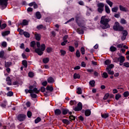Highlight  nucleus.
Wrapping results in <instances>:
<instances>
[{"instance_id": "4", "label": "nucleus", "mask_w": 129, "mask_h": 129, "mask_svg": "<svg viewBox=\"0 0 129 129\" xmlns=\"http://www.w3.org/2000/svg\"><path fill=\"white\" fill-rule=\"evenodd\" d=\"M45 50V45L44 44H41V49L37 48L35 49V51L38 55L40 56L42 55L43 54V51Z\"/></svg>"}, {"instance_id": "32", "label": "nucleus", "mask_w": 129, "mask_h": 129, "mask_svg": "<svg viewBox=\"0 0 129 129\" xmlns=\"http://www.w3.org/2000/svg\"><path fill=\"white\" fill-rule=\"evenodd\" d=\"M49 61V58L48 57H45L44 59H43V62L44 63H47Z\"/></svg>"}, {"instance_id": "9", "label": "nucleus", "mask_w": 129, "mask_h": 129, "mask_svg": "<svg viewBox=\"0 0 129 129\" xmlns=\"http://www.w3.org/2000/svg\"><path fill=\"white\" fill-rule=\"evenodd\" d=\"M0 5L2 7L7 8V6H8V0H0Z\"/></svg>"}, {"instance_id": "36", "label": "nucleus", "mask_w": 129, "mask_h": 129, "mask_svg": "<svg viewBox=\"0 0 129 129\" xmlns=\"http://www.w3.org/2000/svg\"><path fill=\"white\" fill-rule=\"evenodd\" d=\"M120 23L122 24H127V21L125 19H122L120 20Z\"/></svg>"}, {"instance_id": "8", "label": "nucleus", "mask_w": 129, "mask_h": 129, "mask_svg": "<svg viewBox=\"0 0 129 129\" xmlns=\"http://www.w3.org/2000/svg\"><path fill=\"white\" fill-rule=\"evenodd\" d=\"M83 109V105H82L81 103H79L77 107H76L74 108V111H79Z\"/></svg>"}, {"instance_id": "22", "label": "nucleus", "mask_w": 129, "mask_h": 129, "mask_svg": "<svg viewBox=\"0 0 129 129\" xmlns=\"http://www.w3.org/2000/svg\"><path fill=\"white\" fill-rule=\"evenodd\" d=\"M85 116H89L91 115V111H90V110H88H88H85Z\"/></svg>"}, {"instance_id": "5", "label": "nucleus", "mask_w": 129, "mask_h": 129, "mask_svg": "<svg viewBox=\"0 0 129 129\" xmlns=\"http://www.w3.org/2000/svg\"><path fill=\"white\" fill-rule=\"evenodd\" d=\"M104 3H100L97 5L98 8L97 11L99 14H102V12L104 11Z\"/></svg>"}, {"instance_id": "10", "label": "nucleus", "mask_w": 129, "mask_h": 129, "mask_svg": "<svg viewBox=\"0 0 129 129\" xmlns=\"http://www.w3.org/2000/svg\"><path fill=\"white\" fill-rule=\"evenodd\" d=\"M26 118L25 114H19L18 116V119L21 121H23Z\"/></svg>"}, {"instance_id": "3", "label": "nucleus", "mask_w": 129, "mask_h": 129, "mask_svg": "<svg viewBox=\"0 0 129 129\" xmlns=\"http://www.w3.org/2000/svg\"><path fill=\"white\" fill-rule=\"evenodd\" d=\"M113 29L114 31H121L123 30V27L119 25V23L117 22H115L113 26Z\"/></svg>"}, {"instance_id": "59", "label": "nucleus", "mask_w": 129, "mask_h": 129, "mask_svg": "<svg viewBox=\"0 0 129 129\" xmlns=\"http://www.w3.org/2000/svg\"><path fill=\"white\" fill-rule=\"evenodd\" d=\"M32 116V112L30 111H28L27 112V116H28V117H30Z\"/></svg>"}, {"instance_id": "50", "label": "nucleus", "mask_w": 129, "mask_h": 129, "mask_svg": "<svg viewBox=\"0 0 129 129\" xmlns=\"http://www.w3.org/2000/svg\"><path fill=\"white\" fill-rule=\"evenodd\" d=\"M46 50H47V53H50L52 52V49L51 48L48 47V48H47Z\"/></svg>"}, {"instance_id": "34", "label": "nucleus", "mask_w": 129, "mask_h": 129, "mask_svg": "<svg viewBox=\"0 0 129 129\" xmlns=\"http://www.w3.org/2000/svg\"><path fill=\"white\" fill-rule=\"evenodd\" d=\"M62 122L63 123L66 124L67 125L70 124V121L67 119L62 120Z\"/></svg>"}, {"instance_id": "41", "label": "nucleus", "mask_w": 129, "mask_h": 129, "mask_svg": "<svg viewBox=\"0 0 129 129\" xmlns=\"http://www.w3.org/2000/svg\"><path fill=\"white\" fill-rule=\"evenodd\" d=\"M68 112H69V110H68L67 109H63V110H62L63 114H64V115L67 114L68 113Z\"/></svg>"}, {"instance_id": "11", "label": "nucleus", "mask_w": 129, "mask_h": 129, "mask_svg": "<svg viewBox=\"0 0 129 129\" xmlns=\"http://www.w3.org/2000/svg\"><path fill=\"white\" fill-rule=\"evenodd\" d=\"M127 35H128V32L126 30H122V40H124Z\"/></svg>"}, {"instance_id": "48", "label": "nucleus", "mask_w": 129, "mask_h": 129, "mask_svg": "<svg viewBox=\"0 0 129 129\" xmlns=\"http://www.w3.org/2000/svg\"><path fill=\"white\" fill-rule=\"evenodd\" d=\"M76 56H77V57H80V52L77 50V52H76Z\"/></svg>"}, {"instance_id": "6", "label": "nucleus", "mask_w": 129, "mask_h": 129, "mask_svg": "<svg viewBox=\"0 0 129 129\" xmlns=\"http://www.w3.org/2000/svg\"><path fill=\"white\" fill-rule=\"evenodd\" d=\"M125 57L123 55H120L119 57H115L113 58V62H124L125 61Z\"/></svg>"}, {"instance_id": "37", "label": "nucleus", "mask_w": 129, "mask_h": 129, "mask_svg": "<svg viewBox=\"0 0 129 129\" xmlns=\"http://www.w3.org/2000/svg\"><path fill=\"white\" fill-rule=\"evenodd\" d=\"M113 68H114V64H111L109 66H108V67H107L106 69H108V70H111Z\"/></svg>"}, {"instance_id": "30", "label": "nucleus", "mask_w": 129, "mask_h": 129, "mask_svg": "<svg viewBox=\"0 0 129 129\" xmlns=\"http://www.w3.org/2000/svg\"><path fill=\"white\" fill-rule=\"evenodd\" d=\"M23 35H24V36H25V37H27V38H29L30 36V33L27 32H24V33L23 34Z\"/></svg>"}, {"instance_id": "46", "label": "nucleus", "mask_w": 129, "mask_h": 129, "mask_svg": "<svg viewBox=\"0 0 129 129\" xmlns=\"http://www.w3.org/2000/svg\"><path fill=\"white\" fill-rule=\"evenodd\" d=\"M101 116L103 118H106L107 117H108V114L105 113V114H102Z\"/></svg>"}, {"instance_id": "40", "label": "nucleus", "mask_w": 129, "mask_h": 129, "mask_svg": "<svg viewBox=\"0 0 129 129\" xmlns=\"http://www.w3.org/2000/svg\"><path fill=\"white\" fill-rule=\"evenodd\" d=\"M60 52L61 53V56H64L66 54V51L64 50H60Z\"/></svg>"}, {"instance_id": "17", "label": "nucleus", "mask_w": 129, "mask_h": 129, "mask_svg": "<svg viewBox=\"0 0 129 129\" xmlns=\"http://www.w3.org/2000/svg\"><path fill=\"white\" fill-rule=\"evenodd\" d=\"M106 3L110 8H112V6H113V3L110 1V0H106Z\"/></svg>"}, {"instance_id": "43", "label": "nucleus", "mask_w": 129, "mask_h": 129, "mask_svg": "<svg viewBox=\"0 0 129 129\" xmlns=\"http://www.w3.org/2000/svg\"><path fill=\"white\" fill-rule=\"evenodd\" d=\"M69 49V51L71 52H74L75 50L74 47L72 46H70Z\"/></svg>"}, {"instance_id": "60", "label": "nucleus", "mask_w": 129, "mask_h": 129, "mask_svg": "<svg viewBox=\"0 0 129 129\" xmlns=\"http://www.w3.org/2000/svg\"><path fill=\"white\" fill-rule=\"evenodd\" d=\"M13 93L12 92H9L7 93V96H13Z\"/></svg>"}, {"instance_id": "42", "label": "nucleus", "mask_w": 129, "mask_h": 129, "mask_svg": "<svg viewBox=\"0 0 129 129\" xmlns=\"http://www.w3.org/2000/svg\"><path fill=\"white\" fill-rule=\"evenodd\" d=\"M77 93L78 94H82V90L81 88H77Z\"/></svg>"}, {"instance_id": "35", "label": "nucleus", "mask_w": 129, "mask_h": 129, "mask_svg": "<svg viewBox=\"0 0 129 129\" xmlns=\"http://www.w3.org/2000/svg\"><path fill=\"white\" fill-rule=\"evenodd\" d=\"M53 90V88L52 87L50 86H47V90L49 91H52Z\"/></svg>"}, {"instance_id": "54", "label": "nucleus", "mask_w": 129, "mask_h": 129, "mask_svg": "<svg viewBox=\"0 0 129 129\" xmlns=\"http://www.w3.org/2000/svg\"><path fill=\"white\" fill-rule=\"evenodd\" d=\"M109 97V94L107 93L105 95V96L104 97L103 99L106 100Z\"/></svg>"}, {"instance_id": "33", "label": "nucleus", "mask_w": 129, "mask_h": 129, "mask_svg": "<svg viewBox=\"0 0 129 129\" xmlns=\"http://www.w3.org/2000/svg\"><path fill=\"white\" fill-rule=\"evenodd\" d=\"M22 25L24 26H27L28 25V21L26 20H23Z\"/></svg>"}, {"instance_id": "2", "label": "nucleus", "mask_w": 129, "mask_h": 129, "mask_svg": "<svg viewBox=\"0 0 129 129\" xmlns=\"http://www.w3.org/2000/svg\"><path fill=\"white\" fill-rule=\"evenodd\" d=\"M29 88L30 89H25V93L26 94L27 93H30L31 94V97L32 98H36L37 97L36 94H33L34 93H39L40 91L39 90H38L36 88H34L33 87V86H30V87H29Z\"/></svg>"}, {"instance_id": "12", "label": "nucleus", "mask_w": 129, "mask_h": 129, "mask_svg": "<svg viewBox=\"0 0 129 129\" xmlns=\"http://www.w3.org/2000/svg\"><path fill=\"white\" fill-rule=\"evenodd\" d=\"M67 38H68L67 35L63 36V42H61V46H64L67 43V42H68V41L67 40Z\"/></svg>"}, {"instance_id": "26", "label": "nucleus", "mask_w": 129, "mask_h": 129, "mask_svg": "<svg viewBox=\"0 0 129 129\" xmlns=\"http://www.w3.org/2000/svg\"><path fill=\"white\" fill-rule=\"evenodd\" d=\"M80 75H79V74L75 73L74 75V79H80Z\"/></svg>"}, {"instance_id": "24", "label": "nucleus", "mask_w": 129, "mask_h": 129, "mask_svg": "<svg viewBox=\"0 0 129 129\" xmlns=\"http://www.w3.org/2000/svg\"><path fill=\"white\" fill-rule=\"evenodd\" d=\"M1 24H2V21H0V28H1V29L3 30L5 28H6L7 27L6 24H2V25Z\"/></svg>"}, {"instance_id": "44", "label": "nucleus", "mask_w": 129, "mask_h": 129, "mask_svg": "<svg viewBox=\"0 0 129 129\" xmlns=\"http://www.w3.org/2000/svg\"><path fill=\"white\" fill-rule=\"evenodd\" d=\"M23 65L24 66V67L27 68V62L26 60H23L22 61Z\"/></svg>"}, {"instance_id": "16", "label": "nucleus", "mask_w": 129, "mask_h": 129, "mask_svg": "<svg viewBox=\"0 0 129 129\" xmlns=\"http://www.w3.org/2000/svg\"><path fill=\"white\" fill-rule=\"evenodd\" d=\"M105 11L107 14H110V9L107 5L105 6Z\"/></svg>"}, {"instance_id": "57", "label": "nucleus", "mask_w": 129, "mask_h": 129, "mask_svg": "<svg viewBox=\"0 0 129 129\" xmlns=\"http://www.w3.org/2000/svg\"><path fill=\"white\" fill-rule=\"evenodd\" d=\"M70 104H71V105H75L76 101H71V102H70Z\"/></svg>"}, {"instance_id": "51", "label": "nucleus", "mask_w": 129, "mask_h": 129, "mask_svg": "<svg viewBox=\"0 0 129 129\" xmlns=\"http://www.w3.org/2000/svg\"><path fill=\"white\" fill-rule=\"evenodd\" d=\"M128 95H129V93H128V92H124V93H123V96L124 97H128Z\"/></svg>"}, {"instance_id": "38", "label": "nucleus", "mask_w": 129, "mask_h": 129, "mask_svg": "<svg viewBox=\"0 0 129 129\" xmlns=\"http://www.w3.org/2000/svg\"><path fill=\"white\" fill-rule=\"evenodd\" d=\"M89 84H90V85H91V87H94V84H95V82L94 80L91 81H90Z\"/></svg>"}, {"instance_id": "52", "label": "nucleus", "mask_w": 129, "mask_h": 129, "mask_svg": "<svg viewBox=\"0 0 129 129\" xmlns=\"http://www.w3.org/2000/svg\"><path fill=\"white\" fill-rule=\"evenodd\" d=\"M28 76L30 77H33L34 76V74L33 72H29L28 73Z\"/></svg>"}, {"instance_id": "58", "label": "nucleus", "mask_w": 129, "mask_h": 129, "mask_svg": "<svg viewBox=\"0 0 129 129\" xmlns=\"http://www.w3.org/2000/svg\"><path fill=\"white\" fill-rule=\"evenodd\" d=\"M36 17H41V13L39 12H37L35 14Z\"/></svg>"}, {"instance_id": "62", "label": "nucleus", "mask_w": 129, "mask_h": 129, "mask_svg": "<svg viewBox=\"0 0 129 129\" xmlns=\"http://www.w3.org/2000/svg\"><path fill=\"white\" fill-rule=\"evenodd\" d=\"M27 12H33V8H30V7L28 8L27 9Z\"/></svg>"}, {"instance_id": "1", "label": "nucleus", "mask_w": 129, "mask_h": 129, "mask_svg": "<svg viewBox=\"0 0 129 129\" xmlns=\"http://www.w3.org/2000/svg\"><path fill=\"white\" fill-rule=\"evenodd\" d=\"M111 21V19L107 17H102L101 18L100 24L102 29H108L110 28V25L108 23Z\"/></svg>"}, {"instance_id": "7", "label": "nucleus", "mask_w": 129, "mask_h": 129, "mask_svg": "<svg viewBox=\"0 0 129 129\" xmlns=\"http://www.w3.org/2000/svg\"><path fill=\"white\" fill-rule=\"evenodd\" d=\"M77 23L78 24V26L80 27V28H78L77 29V33L79 34H83V24L80 22V21H79L78 20H77Z\"/></svg>"}, {"instance_id": "31", "label": "nucleus", "mask_w": 129, "mask_h": 129, "mask_svg": "<svg viewBox=\"0 0 129 129\" xmlns=\"http://www.w3.org/2000/svg\"><path fill=\"white\" fill-rule=\"evenodd\" d=\"M36 45V42L32 41L30 43V46L35 49V46Z\"/></svg>"}, {"instance_id": "25", "label": "nucleus", "mask_w": 129, "mask_h": 129, "mask_svg": "<svg viewBox=\"0 0 129 129\" xmlns=\"http://www.w3.org/2000/svg\"><path fill=\"white\" fill-rule=\"evenodd\" d=\"M61 110H60L59 109H56L55 110V114L56 115H58L61 114Z\"/></svg>"}, {"instance_id": "29", "label": "nucleus", "mask_w": 129, "mask_h": 129, "mask_svg": "<svg viewBox=\"0 0 129 129\" xmlns=\"http://www.w3.org/2000/svg\"><path fill=\"white\" fill-rule=\"evenodd\" d=\"M116 50H117V48L115 47L111 46V47H110V50H111V52H114Z\"/></svg>"}, {"instance_id": "39", "label": "nucleus", "mask_w": 129, "mask_h": 129, "mask_svg": "<svg viewBox=\"0 0 129 129\" xmlns=\"http://www.w3.org/2000/svg\"><path fill=\"white\" fill-rule=\"evenodd\" d=\"M11 65H12L11 62H7L5 63V67H6V68L9 67Z\"/></svg>"}, {"instance_id": "23", "label": "nucleus", "mask_w": 129, "mask_h": 129, "mask_svg": "<svg viewBox=\"0 0 129 129\" xmlns=\"http://www.w3.org/2000/svg\"><path fill=\"white\" fill-rule=\"evenodd\" d=\"M10 31H6L4 32H2V35L3 36H8L10 34Z\"/></svg>"}, {"instance_id": "18", "label": "nucleus", "mask_w": 129, "mask_h": 129, "mask_svg": "<svg viewBox=\"0 0 129 129\" xmlns=\"http://www.w3.org/2000/svg\"><path fill=\"white\" fill-rule=\"evenodd\" d=\"M118 11V7H115L111 8V11L112 13H117Z\"/></svg>"}, {"instance_id": "14", "label": "nucleus", "mask_w": 129, "mask_h": 129, "mask_svg": "<svg viewBox=\"0 0 129 129\" xmlns=\"http://www.w3.org/2000/svg\"><path fill=\"white\" fill-rule=\"evenodd\" d=\"M47 82L49 84H53V83H54V79H53L51 77H50L48 78V79H47Z\"/></svg>"}, {"instance_id": "53", "label": "nucleus", "mask_w": 129, "mask_h": 129, "mask_svg": "<svg viewBox=\"0 0 129 129\" xmlns=\"http://www.w3.org/2000/svg\"><path fill=\"white\" fill-rule=\"evenodd\" d=\"M110 63H111V61L109 60H106L105 61V65H109Z\"/></svg>"}, {"instance_id": "20", "label": "nucleus", "mask_w": 129, "mask_h": 129, "mask_svg": "<svg viewBox=\"0 0 129 129\" xmlns=\"http://www.w3.org/2000/svg\"><path fill=\"white\" fill-rule=\"evenodd\" d=\"M35 39H36V40H40V39L41 38V35L38 33H35Z\"/></svg>"}, {"instance_id": "13", "label": "nucleus", "mask_w": 129, "mask_h": 129, "mask_svg": "<svg viewBox=\"0 0 129 129\" xmlns=\"http://www.w3.org/2000/svg\"><path fill=\"white\" fill-rule=\"evenodd\" d=\"M116 47L117 48H125V49H128V47L127 46L124 45L123 43L117 44V46H116Z\"/></svg>"}, {"instance_id": "55", "label": "nucleus", "mask_w": 129, "mask_h": 129, "mask_svg": "<svg viewBox=\"0 0 129 129\" xmlns=\"http://www.w3.org/2000/svg\"><path fill=\"white\" fill-rule=\"evenodd\" d=\"M81 52L82 53V55H84L85 54V49L83 47L81 48Z\"/></svg>"}, {"instance_id": "28", "label": "nucleus", "mask_w": 129, "mask_h": 129, "mask_svg": "<svg viewBox=\"0 0 129 129\" xmlns=\"http://www.w3.org/2000/svg\"><path fill=\"white\" fill-rule=\"evenodd\" d=\"M121 97V95L119 94H116V95L115 96V99H116V100H118L119 98H120Z\"/></svg>"}, {"instance_id": "19", "label": "nucleus", "mask_w": 129, "mask_h": 129, "mask_svg": "<svg viewBox=\"0 0 129 129\" xmlns=\"http://www.w3.org/2000/svg\"><path fill=\"white\" fill-rule=\"evenodd\" d=\"M6 81L7 82V84L9 85H11L12 82H11V80L10 77H7V79H6Z\"/></svg>"}, {"instance_id": "56", "label": "nucleus", "mask_w": 129, "mask_h": 129, "mask_svg": "<svg viewBox=\"0 0 129 129\" xmlns=\"http://www.w3.org/2000/svg\"><path fill=\"white\" fill-rule=\"evenodd\" d=\"M123 66L126 68L129 67V63L128 62H124L123 63Z\"/></svg>"}, {"instance_id": "61", "label": "nucleus", "mask_w": 129, "mask_h": 129, "mask_svg": "<svg viewBox=\"0 0 129 129\" xmlns=\"http://www.w3.org/2000/svg\"><path fill=\"white\" fill-rule=\"evenodd\" d=\"M70 119H71V120H74V119H75V117L73 115H71L70 116Z\"/></svg>"}, {"instance_id": "47", "label": "nucleus", "mask_w": 129, "mask_h": 129, "mask_svg": "<svg viewBox=\"0 0 129 129\" xmlns=\"http://www.w3.org/2000/svg\"><path fill=\"white\" fill-rule=\"evenodd\" d=\"M5 54V52L4 51H1L0 52V58H3Z\"/></svg>"}, {"instance_id": "27", "label": "nucleus", "mask_w": 129, "mask_h": 129, "mask_svg": "<svg viewBox=\"0 0 129 129\" xmlns=\"http://www.w3.org/2000/svg\"><path fill=\"white\" fill-rule=\"evenodd\" d=\"M18 31L19 32V34L21 35H23L25 32H24L23 30L21 29L20 28L18 29Z\"/></svg>"}, {"instance_id": "21", "label": "nucleus", "mask_w": 129, "mask_h": 129, "mask_svg": "<svg viewBox=\"0 0 129 129\" xmlns=\"http://www.w3.org/2000/svg\"><path fill=\"white\" fill-rule=\"evenodd\" d=\"M106 72L109 75H114V72L111 71V69H108V68L106 69Z\"/></svg>"}, {"instance_id": "45", "label": "nucleus", "mask_w": 129, "mask_h": 129, "mask_svg": "<svg viewBox=\"0 0 129 129\" xmlns=\"http://www.w3.org/2000/svg\"><path fill=\"white\" fill-rule=\"evenodd\" d=\"M102 77H103L105 79H106L108 78V74L106 73H104L102 74Z\"/></svg>"}, {"instance_id": "63", "label": "nucleus", "mask_w": 129, "mask_h": 129, "mask_svg": "<svg viewBox=\"0 0 129 129\" xmlns=\"http://www.w3.org/2000/svg\"><path fill=\"white\" fill-rule=\"evenodd\" d=\"M33 7L34 9L38 8V5H37V4H36V2H34V4H33Z\"/></svg>"}, {"instance_id": "64", "label": "nucleus", "mask_w": 129, "mask_h": 129, "mask_svg": "<svg viewBox=\"0 0 129 129\" xmlns=\"http://www.w3.org/2000/svg\"><path fill=\"white\" fill-rule=\"evenodd\" d=\"M41 92H43L45 91V88H44V87H41Z\"/></svg>"}, {"instance_id": "15", "label": "nucleus", "mask_w": 129, "mask_h": 129, "mask_svg": "<svg viewBox=\"0 0 129 129\" xmlns=\"http://www.w3.org/2000/svg\"><path fill=\"white\" fill-rule=\"evenodd\" d=\"M120 11H121L122 12H127V9L125 8L123 6L121 5H119V6Z\"/></svg>"}, {"instance_id": "49", "label": "nucleus", "mask_w": 129, "mask_h": 129, "mask_svg": "<svg viewBox=\"0 0 129 129\" xmlns=\"http://www.w3.org/2000/svg\"><path fill=\"white\" fill-rule=\"evenodd\" d=\"M40 121H41V118H39V117L37 118V119H36L35 120V123H39V122Z\"/></svg>"}]
</instances>
